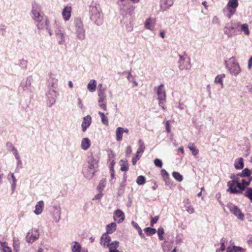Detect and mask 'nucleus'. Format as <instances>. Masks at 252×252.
Segmentation results:
<instances>
[{"instance_id":"1","label":"nucleus","mask_w":252,"mask_h":252,"mask_svg":"<svg viewBox=\"0 0 252 252\" xmlns=\"http://www.w3.org/2000/svg\"><path fill=\"white\" fill-rule=\"evenodd\" d=\"M252 180V178H250L248 181L245 179H242L241 181L232 179L231 181H230L227 183L228 189L227 191L231 193H240L245 189L246 186H248L250 184Z\"/></svg>"},{"instance_id":"2","label":"nucleus","mask_w":252,"mask_h":252,"mask_svg":"<svg viewBox=\"0 0 252 252\" xmlns=\"http://www.w3.org/2000/svg\"><path fill=\"white\" fill-rule=\"evenodd\" d=\"M97 167V161L94 156L89 157L87 163L84 165L83 173L84 177L88 179H91L96 171Z\"/></svg>"},{"instance_id":"3","label":"nucleus","mask_w":252,"mask_h":252,"mask_svg":"<svg viewBox=\"0 0 252 252\" xmlns=\"http://www.w3.org/2000/svg\"><path fill=\"white\" fill-rule=\"evenodd\" d=\"M90 19L97 25H100L103 22V17L99 5L92 3L89 7Z\"/></svg>"},{"instance_id":"4","label":"nucleus","mask_w":252,"mask_h":252,"mask_svg":"<svg viewBox=\"0 0 252 252\" xmlns=\"http://www.w3.org/2000/svg\"><path fill=\"white\" fill-rule=\"evenodd\" d=\"M41 9L40 6L36 3H34L32 5V18L37 22V27L38 29H43V25L44 24L45 19H43V16L40 13Z\"/></svg>"},{"instance_id":"5","label":"nucleus","mask_w":252,"mask_h":252,"mask_svg":"<svg viewBox=\"0 0 252 252\" xmlns=\"http://www.w3.org/2000/svg\"><path fill=\"white\" fill-rule=\"evenodd\" d=\"M73 25L77 38L80 40H84L86 38V31L82 20L80 18H76L74 20Z\"/></svg>"},{"instance_id":"6","label":"nucleus","mask_w":252,"mask_h":252,"mask_svg":"<svg viewBox=\"0 0 252 252\" xmlns=\"http://www.w3.org/2000/svg\"><path fill=\"white\" fill-rule=\"evenodd\" d=\"M226 64L227 68L232 75L236 76L241 72L239 64L234 57L230 58L226 62Z\"/></svg>"},{"instance_id":"7","label":"nucleus","mask_w":252,"mask_h":252,"mask_svg":"<svg viewBox=\"0 0 252 252\" xmlns=\"http://www.w3.org/2000/svg\"><path fill=\"white\" fill-rule=\"evenodd\" d=\"M55 33L59 45H65L66 44L68 37L63 28L58 25H56Z\"/></svg>"},{"instance_id":"8","label":"nucleus","mask_w":252,"mask_h":252,"mask_svg":"<svg viewBox=\"0 0 252 252\" xmlns=\"http://www.w3.org/2000/svg\"><path fill=\"white\" fill-rule=\"evenodd\" d=\"M106 232L104 233L100 239V244L104 248L110 247V236L109 234L110 232V223L106 225Z\"/></svg>"},{"instance_id":"9","label":"nucleus","mask_w":252,"mask_h":252,"mask_svg":"<svg viewBox=\"0 0 252 252\" xmlns=\"http://www.w3.org/2000/svg\"><path fill=\"white\" fill-rule=\"evenodd\" d=\"M178 61V67L180 70H189L191 68L190 59L188 57H184L180 55Z\"/></svg>"},{"instance_id":"10","label":"nucleus","mask_w":252,"mask_h":252,"mask_svg":"<svg viewBox=\"0 0 252 252\" xmlns=\"http://www.w3.org/2000/svg\"><path fill=\"white\" fill-rule=\"evenodd\" d=\"M238 6V0H229L227 4L226 9L227 11L226 16L230 18L236 12V8Z\"/></svg>"},{"instance_id":"11","label":"nucleus","mask_w":252,"mask_h":252,"mask_svg":"<svg viewBox=\"0 0 252 252\" xmlns=\"http://www.w3.org/2000/svg\"><path fill=\"white\" fill-rule=\"evenodd\" d=\"M252 172L248 168L244 169L241 173L237 174H232L230 176L231 179L238 180L241 181L242 179H245L246 180H248L250 178H252L251 176Z\"/></svg>"},{"instance_id":"12","label":"nucleus","mask_w":252,"mask_h":252,"mask_svg":"<svg viewBox=\"0 0 252 252\" xmlns=\"http://www.w3.org/2000/svg\"><path fill=\"white\" fill-rule=\"evenodd\" d=\"M39 234L38 229H33L31 230L27 233L26 236V239L27 242L29 243H32L35 240L38 239Z\"/></svg>"},{"instance_id":"13","label":"nucleus","mask_w":252,"mask_h":252,"mask_svg":"<svg viewBox=\"0 0 252 252\" xmlns=\"http://www.w3.org/2000/svg\"><path fill=\"white\" fill-rule=\"evenodd\" d=\"M227 208L230 210L231 213L237 217L238 219L243 220H244V215L241 213L240 210L237 206L229 203L226 205Z\"/></svg>"},{"instance_id":"14","label":"nucleus","mask_w":252,"mask_h":252,"mask_svg":"<svg viewBox=\"0 0 252 252\" xmlns=\"http://www.w3.org/2000/svg\"><path fill=\"white\" fill-rule=\"evenodd\" d=\"M48 105L49 107H51L56 102L57 97L56 92L54 90H50L46 95Z\"/></svg>"},{"instance_id":"15","label":"nucleus","mask_w":252,"mask_h":252,"mask_svg":"<svg viewBox=\"0 0 252 252\" xmlns=\"http://www.w3.org/2000/svg\"><path fill=\"white\" fill-rule=\"evenodd\" d=\"M32 81V77L31 76H29L26 79H24L21 83V87L24 91H29L32 92V88L31 86Z\"/></svg>"},{"instance_id":"16","label":"nucleus","mask_w":252,"mask_h":252,"mask_svg":"<svg viewBox=\"0 0 252 252\" xmlns=\"http://www.w3.org/2000/svg\"><path fill=\"white\" fill-rule=\"evenodd\" d=\"M156 24V18L149 17L145 21L144 23V27L147 30H149L151 31H153L155 30Z\"/></svg>"},{"instance_id":"17","label":"nucleus","mask_w":252,"mask_h":252,"mask_svg":"<svg viewBox=\"0 0 252 252\" xmlns=\"http://www.w3.org/2000/svg\"><path fill=\"white\" fill-rule=\"evenodd\" d=\"M102 85L100 84L98 85V96H99V100H98V104L99 106L103 110H106V105L105 103L103 102V99H104V95L103 92V91L101 90Z\"/></svg>"},{"instance_id":"18","label":"nucleus","mask_w":252,"mask_h":252,"mask_svg":"<svg viewBox=\"0 0 252 252\" xmlns=\"http://www.w3.org/2000/svg\"><path fill=\"white\" fill-rule=\"evenodd\" d=\"M71 12L72 7L71 6L66 5L63 8L62 14L63 18L65 21H67L70 19Z\"/></svg>"},{"instance_id":"19","label":"nucleus","mask_w":252,"mask_h":252,"mask_svg":"<svg viewBox=\"0 0 252 252\" xmlns=\"http://www.w3.org/2000/svg\"><path fill=\"white\" fill-rule=\"evenodd\" d=\"M156 90L158 100L166 99V94L165 90L164 89V85L163 84H160Z\"/></svg>"},{"instance_id":"20","label":"nucleus","mask_w":252,"mask_h":252,"mask_svg":"<svg viewBox=\"0 0 252 252\" xmlns=\"http://www.w3.org/2000/svg\"><path fill=\"white\" fill-rule=\"evenodd\" d=\"M113 219L117 223L122 222L125 219L124 213L121 210H117L114 213Z\"/></svg>"},{"instance_id":"21","label":"nucleus","mask_w":252,"mask_h":252,"mask_svg":"<svg viewBox=\"0 0 252 252\" xmlns=\"http://www.w3.org/2000/svg\"><path fill=\"white\" fill-rule=\"evenodd\" d=\"M173 3V0H161L160 2V6L161 9L164 11L169 9L171 6H172Z\"/></svg>"},{"instance_id":"22","label":"nucleus","mask_w":252,"mask_h":252,"mask_svg":"<svg viewBox=\"0 0 252 252\" xmlns=\"http://www.w3.org/2000/svg\"><path fill=\"white\" fill-rule=\"evenodd\" d=\"M91 117L89 115H87V116L83 118V122L81 125L82 131L83 132L86 131L87 128L91 125Z\"/></svg>"},{"instance_id":"23","label":"nucleus","mask_w":252,"mask_h":252,"mask_svg":"<svg viewBox=\"0 0 252 252\" xmlns=\"http://www.w3.org/2000/svg\"><path fill=\"white\" fill-rule=\"evenodd\" d=\"M235 29L234 27L232 26H228L227 25L224 30V32L225 34H226L228 37H231L235 33Z\"/></svg>"},{"instance_id":"24","label":"nucleus","mask_w":252,"mask_h":252,"mask_svg":"<svg viewBox=\"0 0 252 252\" xmlns=\"http://www.w3.org/2000/svg\"><path fill=\"white\" fill-rule=\"evenodd\" d=\"M44 207V202L43 201H38L35 206L34 213L37 215L41 214L43 211Z\"/></svg>"},{"instance_id":"25","label":"nucleus","mask_w":252,"mask_h":252,"mask_svg":"<svg viewBox=\"0 0 252 252\" xmlns=\"http://www.w3.org/2000/svg\"><path fill=\"white\" fill-rule=\"evenodd\" d=\"M91 146V141L88 138L82 139L81 143V148L83 150H88Z\"/></svg>"},{"instance_id":"26","label":"nucleus","mask_w":252,"mask_h":252,"mask_svg":"<svg viewBox=\"0 0 252 252\" xmlns=\"http://www.w3.org/2000/svg\"><path fill=\"white\" fill-rule=\"evenodd\" d=\"M54 208L55 209L56 212L55 213V214L54 215L53 219L56 222H58L61 220V207L60 206H56V207H54Z\"/></svg>"},{"instance_id":"27","label":"nucleus","mask_w":252,"mask_h":252,"mask_svg":"<svg viewBox=\"0 0 252 252\" xmlns=\"http://www.w3.org/2000/svg\"><path fill=\"white\" fill-rule=\"evenodd\" d=\"M96 81L94 79H91L88 85L87 89L91 92H94L96 90Z\"/></svg>"},{"instance_id":"28","label":"nucleus","mask_w":252,"mask_h":252,"mask_svg":"<svg viewBox=\"0 0 252 252\" xmlns=\"http://www.w3.org/2000/svg\"><path fill=\"white\" fill-rule=\"evenodd\" d=\"M81 245L76 241H74L71 244V251L72 252H81Z\"/></svg>"},{"instance_id":"29","label":"nucleus","mask_w":252,"mask_h":252,"mask_svg":"<svg viewBox=\"0 0 252 252\" xmlns=\"http://www.w3.org/2000/svg\"><path fill=\"white\" fill-rule=\"evenodd\" d=\"M234 167L237 169H242L244 167L243 159L242 158H237L235 160Z\"/></svg>"},{"instance_id":"30","label":"nucleus","mask_w":252,"mask_h":252,"mask_svg":"<svg viewBox=\"0 0 252 252\" xmlns=\"http://www.w3.org/2000/svg\"><path fill=\"white\" fill-rule=\"evenodd\" d=\"M123 133L124 130L123 127H118L117 128L116 131V136L117 141H120L122 140Z\"/></svg>"},{"instance_id":"31","label":"nucleus","mask_w":252,"mask_h":252,"mask_svg":"<svg viewBox=\"0 0 252 252\" xmlns=\"http://www.w3.org/2000/svg\"><path fill=\"white\" fill-rule=\"evenodd\" d=\"M225 77L224 74H221L218 75L214 80L215 83H219L220 84L221 88H223V79Z\"/></svg>"},{"instance_id":"32","label":"nucleus","mask_w":252,"mask_h":252,"mask_svg":"<svg viewBox=\"0 0 252 252\" xmlns=\"http://www.w3.org/2000/svg\"><path fill=\"white\" fill-rule=\"evenodd\" d=\"M237 26H241V30L243 31L244 33L249 35L250 34V31L249 30V27L247 24H241L240 23H237L236 24Z\"/></svg>"},{"instance_id":"33","label":"nucleus","mask_w":252,"mask_h":252,"mask_svg":"<svg viewBox=\"0 0 252 252\" xmlns=\"http://www.w3.org/2000/svg\"><path fill=\"white\" fill-rule=\"evenodd\" d=\"M48 82L51 87H54L55 85H57V84L58 80L55 78L54 75L53 74L51 73Z\"/></svg>"},{"instance_id":"34","label":"nucleus","mask_w":252,"mask_h":252,"mask_svg":"<svg viewBox=\"0 0 252 252\" xmlns=\"http://www.w3.org/2000/svg\"><path fill=\"white\" fill-rule=\"evenodd\" d=\"M121 170L123 171H127L128 170L127 161L124 160H121L120 161Z\"/></svg>"},{"instance_id":"35","label":"nucleus","mask_w":252,"mask_h":252,"mask_svg":"<svg viewBox=\"0 0 252 252\" xmlns=\"http://www.w3.org/2000/svg\"><path fill=\"white\" fill-rule=\"evenodd\" d=\"M44 28H45L47 30V32L49 33L50 36H52L53 35V33L51 31V29L49 27V21L47 18L45 19L44 24L43 25Z\"/></svg>"},{"instance_id":"36","label":"nucleus","mask_w":252,"mask_h":252,"mask_svg":"<svg viewBox=\"0 0 252 252\" xmlns=\"http://www.w3.org/2000/svg\"><path fill=\"white\" fill-rule=\"evenodd\" d=\"M139 148L137 151L136 154L139 153H143L144 151L145 147L144 142L141 139H139L138 141Z\"/></svg>"},{"instance_id":"37","label":"nucleus","mask_w":252,"mask_h":252,"mask_svg":"<svg viewBox=\"0 0 252 252\" xmlns=\"http://www.w3.org/2000/svg\"><path fill=\"white\" fill-rule=\"evenodd\" d=\"M98 114L101 117V120L102 124L104 125L108 126L109 124L108 119L105 114L101 112H98Z\"/></svg>"},{"instance_id":"38","label":"nucleus","mask_w":252,"mask_h":252,"mask_svg":"<svg viewBox=\"0 0 252 252\" xmlns=\"http://www.w3.org/2000/svg\"><path fill=\"white\" fill-rule=\"evenodd\" d=\"M188 148L192 152L193 156H196L199 153V150L194 146L193 143H189L188 145Z\"/></svg>"},{"instance_id":"39","label":"nucleus","mask_w":252,"mask_h":252,"mask_svg":"<svg viewBox=\"0 0 252 252\" xmlns=\"http://www.w3.org/2000/svg\"><path fill=\"white\" fill-rule=\"evenodd\" d=\"M127 80L130 82H132L133 83V86L134 87H136L138 86V83L136 81L135 79H134L132 76L131 75L130 72L127 73Z\"/></svg>"},{"instance_id":"40","label":"nucleus","mask_w":252,"mask_h":252,"mask_svg":"<svg viewBox=\"0 0 252 252\" xmlns=\"http://www.w3.org/2000/svg\"><path fill=\"white\" fill-rule=\"evenodd\" d=\"M6 149L10 151V152H13V153L15 152L17 150L16 149V148L14 146L13 144L10 142H7L6 144Z\"/></svg>"},{"instance_id":"41","label":"nucleus","mask_w":252,"mask_h":252,"mask_svg":"<svg viewBox=\"0 0 252 252\" xmlns=\"http://www.w3.org/2000/svg\"><path fill=\"white\" fill-rule=\"evenodd\" d=\"M172 176L175 178V179H176L178 182H181L183 179L182 175L178 172H173L172 173Z\"/></svg>"},{"instance_id":"42","label":"nucleus","mask_w":252,"mask_h":252,"mask_svg":"<svg viewBox=\"0 0 252 252\" xmlns=\"http://www.w3.org/2000/svg\"><path fill=\"white\" fill-rule=\"evenodd\" d=\"M144 231L145 233H146L147 235L149 236L153 235L156 232V230L155 228L151 227H147L145 228Z\"/></svg>"},{"instance_id":"43","label":"nucleus","mask_w":252,"mask_h":252,"mask_svg":"<svg viewBox=\"0 0 252 252\" xmlns=\"http://www.w3.org/2000/svg\"><path fill=\"white\" fill-rule=\"evenodd\" d=\"M188 204L185 206L186 211L189 214H193L194 212V210L192 206L190 204L189 200H187Z\"/></svg>"},{"instance_id":"44","label":"nucleus","mask_w":252,"mask_h":252,"mask_svg":"<svg viewBox=\"0 0 252 252\" xmlns=\"http://www.w3.org/2000/svg\"><path fill=\"white\" fill-rule=\"evenodd\" d=\"M146 182L145 177L143 176H139L136 180V183L139 185H143Z\"/></svg>"},{"instance_id":"45","label":"nucleus","mask_w":252,"mask_h":252,"mask_svg":"<svg viewBox=\"0 0 252 252\" xmlns=\"http://www.w3.org/2000/svg\"><path fill=\"white\" fill-rule=\"evenodd\" d=\"M8 178L9 180L10 179V178L12 179L13 183L12 184V189L13 190H14L16 187V179L14 175V174L10 173L8 176Z\"/></svg>"},{"instance_id":"46","label":"nucleus","mask_w":252,"mask_h":252,"mask_svg":"<svg viewBox=\"0 0 252 252\" xmlns=\"http://www.w3.org/2000/svg\"><path fill=\"white\" fill-rule=\"evenodd\" d=\"M245 195L252 201V188H248L245 191Z\"/></svg>"},{"instance_id":"47","label":"nucleus","mask_w":252,"mask_h":252,"mask_svg":"<svg viewBox=\"0 0 252 252\" xmlns=\"http://www.w3.org/2000/svg\"><path fill=\"white\" fill-rule=\"evenodd\" d=\"M106 185V181L105 180H102L99 183V185L97 187V189L99 192H101L103 189L104 187Z\"/></svg>"},{"instance_id":"48","label":"nucleus","mask_w":252,"mask_h":252,"mask_svg":"<svg viewBox=\"0 0 252 252\" xmlns=\"http://www.w3.org/2000/svg\"><path fill=\"white\" fill-rule=\"evenodd\" d=\"M132 224L133 226V227H134L137 229V230L138 232V233H139V235L141 237H143L144 235L142 234V230H141V228L139 227V226L138 225V224L137 223H136V222H135L134 221L132 222Z\"/></svg>"},{"instance_id":"49","label":"nucleus","mask_w":252,"mask_h":252,"mask_svg":"<svg viewBox=\"0 0 252 252\" xmlns=\"http://www.w3.org/2000/svg\"><path fill=\"white\" fill-rule=\"evenodd\" d=\"M158 238H159V239L160 240H163V235L164 234V231L163 229V228L162 227H160L158 229Z\"/></svg>"},{"instance_id":"50","label":"nucleus","mask_w":252,"mask_h":252,"mask_svg":"<svg viewBox=\"0 0 252 252\" xmlns=\"http://www.w3.org/2000/svg\"><path fill=\"white\" fill-rule=\"evenodd\" d=\"M1 252H11V249L9 247L6 246L5 243L1 245Z\"/></svg>"},{"instance_id":"51","label":"nucleus","mask_w":252,"mask_h":252,"mask_svg":"<svg viewBox=\"0 0 252 252\" xmlns=\"http://www.w3.org/2000/svg\"><path fill=\"white\" fill-rule=\"evenodd\" d=\"M155 165L159 168H161L162 166V161L158 159V158H156L154 161Z\"/></svg>"},{"instance_id":"52","label":"nucleus","mask_w":252,"mask_h":252,"mask_svg":"<svg viewBox=\"0 0 252 252\" xmlns=\"http://www.w3.org/2000/svg\"><path fill=\"white\" fill-rule=\"evenodd\" d=\"M111 244H112V250L113 251H119L117 249L119 246V242L118 241H114L112 243H111Z\"/></svg>"},{"instance_id":"53","label":"nucleus","mask_w":252,"mask_h":252,"mask_svg":"<svg viewBox=\"0 0 252 252\" xmlns=\"http://www.w3.org/2000/svg\"><path fill=\"white\" fill-rule=\"evenodd\" d=\"M159 103L158 105L162 108V109L164 110L165 108L164 107V104L166 101V99H163L162 100H158Z\"/></svg>"},{"instance_id":"54","label":"nucleus","mask_w":252,"mask_h":252,"mask_svg":"<svg viewBox=\"0 0 252 252\" xmlns=\"http://www.w3.org/2000/svg\"><path fill=\"white\" fill-rule=\"evenodd\" d=\"M158 219H159V217L158 216H155L154 218H152L151 221V224H150L152 226H153L154 224L157 223Z\"/></svg>"},{"instance_id":"55","label":"nucleus","mask_w":252,"mask_h":252,"mask_svg":"<svg viewBox=\"0 0 252 252\" xmlns=\"http://www.w3.org/2000/svg\"><path fill=\"white\" fill-rule=\"evenodd\" d=\"M243 249L239 247L233 246L232 248V251L234 252H241Z\"/></svg>"},{"instance_id":"56","label":"nucleus","mask_w":252,"mask_h":252,"mask_svg":"<svg viewBox=\"0 0 252 252\" xmlns=\"http://www.w3.org/2000/svg\"><path fill=\"white\" fill-rule=\"evenodd\" d=\"M139 158H138V154H136L135 157L133 158L132 159V164L134 165L136 164L137 161L139 160Z\"/></svg>"},{"instance_id":"57","label":"nucleus","mask_w":252,"mask_h":252,"mask_svg":"<svg viewBox=\"0 0 252 252\" xmlns=\"http://www.w3.org/2000/svg\"><path fill=\"white\" fill-rule=\"evenodd\" d=\"M102 196V194L101 193V192H99V193L95 195L93 200H98L101 198Z\"/></svg>"},{"instance_id":"58","label":"nucleus","mask_w":252,"mask_h":252,"mask_svg":"<svg viewBox=\"0 0 252 252\" xmlns=\"http://www.w3.org/2000/svg\"><path fill=\"white\" fill-rule=\"evenodd\" d=\"M78 106L80 108V109H83V105L82 102V100L80 98L78 97Z\"/></svg>"},{"instance_id":"59","label":"nucleus","mask_w":252,"mask_h":252,"mask_svg":"<svg viewBox=\"0 0 252 252\" xmlns=\"http://www.w3.org/2000/svg\"><path fill=\"white\" fill-rule=\"evenodd\" d=\"M220 22L219 18L217 16H214L212 20V22L215 24H218Z\"/></svg>"},{"instance_id":"60","label":"nucleus","mask_w":252,"mask_h":252,"mask_svg":"<svg viewBox=\"0 0 252 252\" xmlns=\"http://www.w3.org/2000/svg\"><path fill=\"white\" fill-rule=\"evenodd\" d=\"M15 157V158L17 160H20V155H19V154L18 152V151H16L15 152H14L13 153Z\"/></svg>"},{"instance_id":"61","label":"nucleus","mask_w":252,"mask_h":252,"mask_svg":"<svg viewBox=\"0 0 252 252\" xmlns=\"http://www.w3.org/2000/svg\"><path fill=\"white\" fill-rule=\"evenodd\" d=\"M116 230V224L115 223L111 222V233Z\"/></svg>"},{"instance_id":"62","label":"nucleus","mask_w":252,"mask_h":252,"mask_svg":"<svg viewBox=\"0 0 252 252\" xmlns=\"http://www.w3.org/2000/svg\"><path fill=\"white\" fill-rule=\"evenodd\" d=\"M161 174L163 177H165V176H168V173L165 169L161 170Z\"/></svg>"},{"instance_id":"63","label":"nucleus","mask_w":252,"mask_h":252,"mask_svg":"<svg viewBox=\"0 0 252 252\" xmlns=\"http://www.w3.org/2000/svg\"><path fill=\"white\" fill-rule=\"evenodd\" d=\"M249 69H251L252 66V57H251L248 61V65Z\"/></svg>"},{"instance_id":"64","label":"nucleus","mask_w":252,"mask_h":252,"mask_svg":"<svg viewBox=\"0 0 252 252\" xmlns=\"http://www.w3.org/2000/svg\"><path fill=\"white\" fill-rule=\"evenodd\" d=\"M27 64V62L23 59L20 60V64L22 66H26Z\"/></svg>"}]
</instances>
